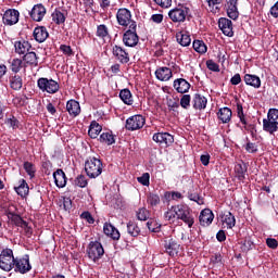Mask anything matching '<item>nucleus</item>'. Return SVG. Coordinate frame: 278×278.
I'll list each match as a JSON object with an SVG mask.
<instances>
[{
  "label": "nucleus",
  "instance_id": "obj_2",
  "mask_svg": "<svg viewBox=\"0 0 278 278\" xmlns=\"http://www.w3.org/2000/svg\"><path fill=\"white\" fill-rule=\"evenodd\" d=\"M85 173L90 179H97L103 173V163L94 156H89L85 162Z\"/></svg>",
  "mask_w": 278,
  "mask_h": 278
},
{
  "label": "nucleus",
  "instance_id": "obj_20",
  "mask_svg": "<svg viewBox=\"0 0 278 278\" xmlns=\"http://www.w3.org/2000/svg\"><path fill=\"white\" fill-rule=\"evenodd\" d=\"M154 74L159 81H169L173 78V71L169 67H159Z\"/></svg>",
  "mask_w": 278,
  "mask_h": 278
},
{
  "label": "nucleus",
  "instance_id": "obj_46",
  "mask_svg": "<svg viewBox=\"0 0 278 278\" xmlns=\"http://www.w3.org/2000/svg\"><path fill=\"white\" fill-rule=\"evenodd\" d=\"M97 36L98 38H108L109 36L108 26H105L104 24L99 25L97 27Z\"/></svg>",
  "mask_w": 278,
  "mask_h": 278
},
{
  "label": "nucleus",
  "instance_id": "obj_11",
  "mask_svg": "<svg viewBox=\"0 0 278 278\" xmlns=\"http://www.w3.org/2000/svg\"><path fill=\"white\" fill-rule=\"evenodd\" d=\"M15 273L27 275L31 270V263H29V255H24L22 258H15L14 266Z\"/></svg>",
  "mask_w": 278,
  "mask_h": 278
},
{
  "label": "nucleus",
  "instance_id": "obj_64",
  "mask_svg": "<svg viewBox=\"0 0 278 278\" xmlns=\"http://www.w3.org/2000/svg\"><path fill=\"white\" fill-rule=\"evenodd\" d=\"M266 244H267V247H268L269 249H277V247H278L277 240H276V239H273V238H268V239L266 240Z\"/></svg>",
  "mask_w": 278,
  "mask_h": 278
},
{
  "label": "nucleus",
  "instance_id": "obj_45",
  "mask_svg": "<svg viewBox=\"0 0 278 278\" xmlns=\"http://www.w3.org/2000/svg\"><path fill=\"white\" fill-rule=\"evenodd\" d=\"M74 185L78 188H86L88 186V179L84 175H79L75 178Z\"/></svg>",
  "mask_w": 278,
  "mask_h": 278
},
{
  "label": "nucleus",
  "instance_id": "obj_26",
  "mask_svg": "<svg viewBox=\"0 0 278 278\" xmlns=\"http://www.w3.org/2000/svg\"><path fill=\"white\" fill-rule=\"evenodd\" d=\"M103 231L105 236H109V238H112V240L121 239V232L112 224L105 223L103 226Z\"/></svg>",
  "mask_w": 278,
  "mask_h": 278
},
{
  "label": "nucleus",
  "instance_id": "obj_60",
  "mask_svg": "<svg viewBox=\"0 0 278 278\" xmlns=\"http://www.w3.org/2000/svg\"><path fill=\"white\" fill-rule=\"evenodd\" d=\"M80 218H84V220H87L89 225H93L94 223V217H92V214H90V212H83L80 215Z\"/></svg>",
  "mask_w": 278,
  "mask_h": 278
},
{
  "label": "nucleus",
  "instance_id": "obj_39",
  "mask_svg": "<svg viewBox=\"0 0 278 278\" xmlns=\"http://www.w3.org/2000/svg\"><path fill=\"white\" fill-rule=\"evenodd\" d=\"M127 231L132 238H138V236H140V227H138L136 222H129L127 224Z\"/></svg>",
  "mask_w": 278,
  "mask_h": 278
},
{
  "label": "nucleus",
  "instance_id": "obj_13",
  "mask_svg": "<svg viewBox=\"0 0 278 278\" xmlns=\"http://www.w3.org/2000/svg\"><path fill=\"white\" fill-rule=\"evenodd\" d=\"M113 58L119 62V64H128L129 62V52L121 46H113L112 48Z\"/></svg>",
  "mask_w": 278,
  "mask_h": 278
},
{
  "label": "nucleus",
  "instance_id": "obj_24",
  "mask_svg": "<svg viewBox=\"0 0 278 278\" xmlns=\"http://www.w3.org/2000/svg\"><path fill=\"white\" fill-rule=\"evenodd\" d=\"M243 80L247 86H251L252 88L257 89L262 87V79L257 75L245 74Z\"/></svg>",
  "mask_w": 278,
  "mask_h": 278
},
{
  "label": "nucleus",
  "instance_id": "obj_33",
  "mask_svg": "<svg viewBox=\"0 0 278 278\" xmlns=\"http://www.w3.org/2000/svg\"><path fill=\"white\" fill-rule=\"evenodd\" d=\"M176 40H177L178 45H180L181 47H190V42H192L190 35L186 31L177 33Z\"/></svg>",
  "mask_w": 278,
  "mask_h": 278
},
{
  "label": "nucleus",
  "instance_id": "obj_17",
  "mask_svg": "<svg viewBox=\"0 0 278 278\" xmlns=\"http://www.w3.org/2000/svg\"><path fill=\"white\" fill-rule=\"evenodd\" d=\"M47 14V8L42 5V3L35 4L29 12L30 18L33 21H36V23H40L45 18V15Z\"/></svg>",
  "mask_w": 278,
  "mask_h": 278
},
{
  "label": "nucleus",
  "instance_id": "obj_28",
  "mask_svg": "<svg viewBox=\"0 0 278 278\" xmlns=\"http://www.w3.org/2000/svg\"><path fill=\"white\" fill-rule=\"evenodd\" d=\"M53 179L56 188H64L66 186V174L62 169H56L53 173Z\"/></svg>",
  "mask_w": 278,
  "mask_h": 278
},
{
  "label": "nucleus",
  "instance_id": "obj_23",
  "mask_svg": "<svg viewBox=\"0 0 278 278\" xmlns=\"http://www.w3.org/2000/svg\"><path fill=\"white\" fill-rule=\"evenodd\" d=\"M66 111L68 112L70 116H79V114H81V106L77 100H70L66 103Z\"/></svg>",
  "mask_w": 278,
  "mask_h": 278
},
{
  "label": "nucleus",
  "instance_id": "obj_15",
  "mask_svg": "<svg viewBox=\"0 0 278 278\" xmlns=\"http://www.w3.org/2000/svg\"><path fill=\"white\" fill-rule=\"evenodd\" d=\"M152 140L159 144H165V147H170L175 142V137L168 132H156L153 135Z\"/></svg>",
  "mask_w": 278,
  "mask_h": 278
},
{
  "label": "nucleus",
  "instance_id": "obj_57",
  "mask_svg": "<svg viewBox=\"0 0 278 278\" xmlns=\"http://www.w3.org/2000/svg\"><path fill=\"white\" fill-rule=\"evenodd\" d=\"M167 108L175 112L179 108V101L175 99H167Z\"/></svg>",
  "mask_w": 278,
  "mask_h": 278
},
{
  "label": "nucleus",
  "instance_id": "obj_44",
  "mask_svg": "<svg viewBox=\"0 0 278 278\" xmlns=\"http://www.w3.org/2000/svg\"><path fill=\"white\" fill-rule=\"evenodd\" d=\"M21 68H23V60L13 59L11 62V71L12 73H20Z\"/></svg>",
  "mask_w": 278,
  "mask_h": 278
},
{
  "label": "nucleus",
  "instance_id": "obj_16",
  "mask_svg": "<svg viewBox=\"0 0 278 278\" xmlns=\"http://www.w3.org/2000/svg\"><path fill=\"white\" fill-rule=\"evenodd\" d=\"M218 26L224 36H228V38L233 36V23L231 20L227 17H220L218 21Z\"/></svg>",
  "mask_w": 278,
  "mask_h": 278
},
{
  "label": "nucleus",
  "instance_id": "obj_8",
  "mask_svg": "<svg viewBox=\"0 0 278 278\" xmlns=\"http://www.w3.org/2000/svg\"><path fill=\"white\" fill-rule=\"evenodd\" d=\"M105 254V250L103 249V244L99 241H91L87 248V255L89 260L97 263L101 260V256Z\"/></svg>",
  "mask_w": 278,
  "mask_h": 278
},
{
  "label": "nucleus",
  "instance_id": "obj_12",
  "mask_svg": "<svg viewBox=\"0 0 278 278\" xmlns=\"http://www.w3.org/2000/svg\"><path fill=\"white\" fill-rule=\"evenodd\" d=\"M21 13L16 9H8L2 16V21L4 25L12 27V25H16L18 23V18Z\"/></svg>",
  "mask_w": 278,
  "mask_h": 278
},
{
  "label": "nucleus",
  "instance_id": "obj_53",
  "mask_svg": "<svg viewBox=\"0 0 278 278\" xmlns=\"http://www.w3.org/2000/svg\"><path fill=\"white\" fill-rule=\"evenodd\" d=\"M165 220H174V218H177V213L175 212V205L168 208L167 212L164 214Z\"/></svg>",
  "mask_w": 278,
  "mask_h": 278
},
{
  "label": "nucleus",
  "instance_id": "obj_35",
  "mask_svg": "<svg viewBox=\"0 0 278 278\" xmlns=\"http://www.w3.org/2000/svg\"><path fill=\"white\" fill-rule=\"evenodd\" d=\"M102 130H103V127L99 123H97V121H92L89 126L88 134L90 138L94 139L99 137Z\"/></svg>",
  "mask_w": 278,
  "mask_h": 278
},
{
  "label": "nucleus",
  "instance_id": "obj_29",
  "mask_svg": "<svg viewBox=\"0 0 278 278\" xmlns=\"http://www.w3.org/2000/svg\"><path fill=\"white\" fill-rule=\"evenodd\" d=\"M194 110H205L207 108V98L195 93L192 100Z\"/></svg>",
  "mask_w": 278,
  "mask_h": 278
},
{
  "label": "nucleus",
  "instance_id": "obj_52",
  "mask_svg": "<svg viewBox=\"0 0 278 278\" xmlns=\"http://www.w3.org/2000/svg\"><path fill=\"white\" fill-rule=\"evenodd\" d=\"M227 15H228L229 18H231L232 21H236V18H238V16H239L238 7H228V9H227Z\"/></svg>",
  "mask_w": 278,
  "mask_h": 278
},
{
  "label": "nucleus",
  "instance_id": "obj_49",
  "mask_svg": "<svg viewBox=\"0 0 278 278\" xmlns=\"http://www.w3.org/2000/svg\"><path fill=\"white\" fill-rule=\"evenodd\" d=\"M147 227L149 231H152V233H159L160 231V224H157L155 220H149L147 223Z\"/></svg>",
  "mask_w": 278,
  "mask_h": 278
},
{
  "label": "nucleus",
  "instance_id": "obj_43",
  "mask_svg": "<svg viewBox=\"0 0 278 278\" xmlns=\"http://www.w3.org/2000/svg\"><path fill=\"white\" fill-rule=\"evenodd\" d=\"M24 169L26 170V173L30 177V179H34V177H36V166H34L33 163L25 162Z\"/></svg>",
  "mask_w": 278,
  "mask_h": 278
},
{
  "label": "nucleus",
  "instance_id": "obj_32",
  "mask_svg": "<svg viewBox=\"0 0 278 278\" xmlns=\"http://www.w3.org/2000/svg\"><path fill=\"white\" fill-rule=\"evenodd\" d=\"M14 190L16 194H18V197H22V198L29 194V186L27 185V181H25V179H21L18 181V186L14 187Z\"/></svg>",
  "mask_w": 278,
  "mask_h": 278
},
{
  "label": "nucleus",
  "instance_id": "obj_48",
  "mask_svg": "<svg viewBox=\"0 0 278 278\" xmlns=\"http://www.w3.org/2000/svg\"><path fill=\"white\" fill-rule=\"evenodd\" d=\"M148 203L152 207H155V205H160V195H157L155 193H149Z\"/></svg>",
  "mask_w": 278,
  "mask_h": 278
},
{
  "label": "nucleus",
  "instance_id": "obj_3",
  "mask_svg": "<svg viewBox=\"0 0 278 278\" xmlns=\"http://www.w3.org/2000/svg\"><path fill=\"white\" fill-rule=\"evenodd\" d=\"M263 131L270 134L271 136L278 131V110L269 109L267 118L263 119Z\"/></svg>",
  "mask_w": 278,
  "mask_h": 278
},
{
  "label": "nucleus",
  "instance_id": "obj_61",
  "mask_svg": "<svg viewBox=\"0 0 278 278\" xmlns=\"http://www.w3.org/2000/svg\"><path fill=\"white\" fill-rule=\"evenodd\" d=\"M154 3L160 5V8H170V5H173V0H154Z\"/></svg>",
  "mask_w": 278,
  "mask_h": 278
},
{
  "label": "nucleus",
  "instance_id": "obj_22",
  "mask_svg": "<svg viewBox=\"0 0 278 278\" xmlns=\"http://www.w3.org/2000/svg\"><path fill=\"white\" fill-rule=\"evenodd\" d=\"M33 36L37 42H45L49 38V31L45 26H37L34 29Z\"/></svg>",
  "mask_w": 278,
  "mask_h": 278
},
{
  "label": "nucleus",
  "instance_id": "obj_19",
  "mask_svg": "<svg viewBox=\"0 0 278 278\" xmlns=\"http://www.w3.org/2000/svg\"><path fill=\"white\" fill-rule=\"evenodd\" d=\"M174 89L179 94H186L190 90V83L184 78H177L174 80Z\"/></svg>",
  "mask_w": 278,
  "mask_h": 278
},
{
  "label": "nucleus",
  "instance_id": "obj_56",
  "mask_svg": "<svg viewBox=\"0 0 278 278\" xmlns=\"http://www.w3.org/2000/svg\"><path fill=\"white\" fill-rule=\"evenodd\" d=\"M211 264H214L215 266H223V255L214 254L211 256Z\"/></svg>",
  "mask_w": 278,
  "mask_h": 278
},
{
  "label": "nucleus",
  "instance_id": "obj_9",
  "mask_svg": "<svg viewBox=\"0 0 278 278\" xmlns=\"http://www.w3.org/2000/svg\"><path fill=\"white\" fill-rule=\"evenodd\" d=\"M147 123V119L142 115H132L126 119L125 127L127 131H138L142 129Z\"/></svg>",
  "mask_w": 278,
  "mask_h": 278
},
{
  "label": "nucleus",
  "instance_id": "obj_34",
  "mask_svg": "<svg viewBox=\"0 0 278 278\" xmlns=\"http://www.w3.org/2000/svg\"><path fill=\"white\" fill-rule=\"evenodd\" d=\"M119 99L125 103V105H134V96L127 88L119 91Z\"/></svg>",
  "mask_w": 278,
  "mask_h": 278
},
{
  "label": "nucleus",
  "instance_id": "obj_38",
  "mask_svg": "<svg viewBox=\"0 0 278 278\" xmlns=\"http://www.w3.org/2000/svg\"><path fill=\"white\" fill-rule=\"evenodd\" d=\"M12 90H21L23 88V78L20 75H14L10 78Z\"/></svg>",
  "mask_w": 278,
  "mask_h": 278
},
{
  "label": "nucleus",
  "instance_id": "obj_59",
  "mask_svg": "<svg viewBox=\"0 0 278 278\" xmlns=\"http://www.w3.org/2000/svg\"><path fill=\"white\" fill-rule=\"evenodd\" d=\"M206 66L208 71H213L214 73H218V71H220V68L218 67V64H216V62L212 60L206 61Z\"/></svg>",
  "mask_w": 278,
  "mask_h": 278
},
{
  "label": "nucleus",
  "instance_id": "obj_31",
  "mask_svg": "<svg viewBox=\"0 0 278 278\" xmlns=\"http://www.w3.org/2000/svg\"><path fill=\"white\" fill-rule=\"evenodd\" d=\"M247 164L244 163H238L235 166V173H236V177L239 181H244L247 179Z\"/></svg>",
  "mask_w": 278,
  "mask_h": 278
},
{
  "label": "nucleus",
  "instance_id": "obj_36",
  "mask_svg": "<svg viewBox=\"0 0 278 278\" xmlns=\"http://www.w3.org/2000/svg\"><path fill=\"white\" fill-rule=\"evenodd\" d=\"M23 60L29 66L38 65V55L34 51H28L26 54H24Z\"/></svg>",
  "mask_w": 278,
  "mask_h": 278
},
{
  "label": "nucleus",
  "instance_id": "obj_6",
  "mask_svg": "<svg viewBox=\"0 0 278 278\" xmlns=\"http://www.w3.org/2000/svg\"><path fill=\"white\" fill-rule=\"evenodd\" d=\"M14 252L12 249L2 250L0 253V268L1 270H5V273H10L12 268H14Z\"/></svg>",
  "mask_w": 278,
  "mask_h": 278
},
{
  "label": "nucleus",
  "instance_id": "obj_63",
  "mask_svg": "<svg viewBox=\"0 0 278 278\" xmlns=\"http://www.w3.org/2000/svg\"><path fill=\"white\" fill-rule=\"evenodd\" d=\"M208 8H212V11L214 12V8L215 10H218V7L216 5H220V3H223V0H205Z\"/></svg>",
  "mask_w": 278,
  "mask_h": 278
},
{
  "label": "nucleus",
  "instance_id": "obj_40",
  "mask_svg": "<svg viewBox=\"0 0 278 278\" xmlns=\"http://www.w3.org/2000/svg\"><path fill=\"white\" fill-rule=\"evenodd\" d=\"M192 45L197 53H200V54L207 53V46L203 40H194Z\"/></svg>",
  "mask_w": 278,
  "mask_h": 278
},
{
  "label": "nucleus",
  "instance_id": "obj_58",
  "mask_svg": "<svg viewBox=\"0 0 278 278\" xmlns=\"http://www.w3.org/2000/svg\"><path fill=\"white\" fill-rule=\"evenodd\" d=\"M60 51H62V53L64 55H67L68 58H71V55H73V48H71V46L61 45L60 46Z\"/></svg>",
  "mask_w": 278,
  "mask_h": 278
},
{
  "label": "nucleus",
  "instance_id": "obj_51",
  "mask_svg": "<svg viewBox=\"0 0 278 278\" xmlns=\"http://www.w3.org/2000/svg\"><path fill=\"white\" fill-rule=\"evenodd\" d=\"M190 101H191L190 94H184L180 98V106L184 108V110H188V108H190Z\"/></svg>",
  "mask_w": 278,
  "mask_h": 278
},
{
  "label": "nucleus",
  "instance_id": "obj_41",
  "mask_svg": "<svg viewBox=\"0 0 278 278\" xmlns=\"http://www.w3.org/2000/svg\"><path fill=\"white\" fill-rule=\"evenodd\" d=\"M100 142L112 146L114 142H116V140L114 139V135H112V132H102L100 135Z\"/></svg>",
  "mask_w": 278,
  "mask_h": 278
},
{
  "label": "nucleus",
  "instance_id": "obj_14",
  "mask_svg": "<svg viewBox=\"0 0 278 278\" xmlns=\"http://www.w3.org/2000/svg\"><path fill=\"white\" fill-rule=\"evenodd\" d=\"M179 251H181V244L177 242L175 239H166L165 240V252L170 257H175L179 255Z\"/></svg>",
  "mask_w": 278,
  "mask_h": 278
},
{
  "label": "nucleus",
  "instance_id": "obj_21",
  "mask_svg": "<svg viewBox=\"0 0 278 278\" xmlns=\"http://www.w3.org/2000/svg\"><path fill=\"white\" fill-rule=\"evenodd\" d=\"M14 48H15V53H17V55H26L31 50V43L25 40L15 41Z\"/></svg>",
  "mask_w": 278,
  "mask_h": 278
},
{
  "label": "nucleus",
  "instance_id": "obj_42",
  "mask_svg": "<svg viewBox=\"0 0 278 278\" xmlns=\"http://www.w3.org/2000/svg\"><path fill=\"white\" fill-rule=\"evenodd\" d=\"M237 116L240 119V123H242V125H249V123L247 122V116L244 115V108L240 102H237Z\"/></svg>",
  "mask_w": 278,
  "mask_h": 278
},
{
  "label": "nucleus",
  "instance_id": "obj_55",
  "mask_svg": "<svg viewBox=\"0 0 278 278\" xmlns=\"http://www.w3.org/2000/svg\"><path fill=\"white\" fill-rule=\"evenodd\" d=\"M188 199L189 201H194V203H198V205H203V199L198 193H190L188 192Z\"/></svg>",
  "mask_w": 278,
  "mask_h": 278
},
{
  "label": "nucleus",
  "instance_id": "obj_1",
  "mask_svg": "<svg viewBox=\"0 0 278 278\" xmlns=\"http://www.w3.org/2000/svg\"><path fill=\"white\" fill-rule=\"evenodd\" d=\"M176 218L182 220L185 225L190 228L194 225V214H192V208L188 204L175 205Z\"/></svg>",
  "mask_w": 278,
  "mask_h": 278
},
{
  "label": "nucleus",
  "instance_id": "obj_30",
  "mask_svg": "<svg viewBox=\"0 0 278 278\" xmlns=\"http://www.w3.org/2000/svg\"><path fill=\"white\" fill-rule=\"evenodd\" d=\"M232 112L231 109L225 106L218 110L217 112V118L222 122V123H229L231 121V116H232Z\"/></svg>",
  "mask_w": 278,
  "mask_h": 278
},
{
  "label": "nucleus",
  "instance_id": "obj_62",
  "mask_svg": "<svg viewBox=\"0 0 278 278\" xmlns=\"http://www.w3.org/2000/svg\"><path fill=\"white\" fill-rule=\"evenodd\" d=\"M244 149L248 153H257V144L253 142H248Z\"/></svg>",
  "mask_w": 278,
  "mask_h": 278
},
{
  "label": "nucleus",
  "instance_id": "obj_54",
  "mask_svg": "<svg viewBox=\"0 0 278 278\" xmlns=\"http://www.w3.org/2000/svg\"><path fill=\"white\" fill-rule=\"evenodd\" d=\"M151 175L149 173L142 174L141 177L137 178V181L141 184V186H149L150 185Z\"/></svg>",
  "mask_w": 278,
  "mask_h": 278
},
{
  "label": "nucleus",
  "instance_id": "obj_7",
  "mask_svg": "<svg viewBox=\"0 0 278 278\" xmlns=\"http://www.w3.org/2000/svg\"><path fill=\"white\" fill-rule=\"evenodd\" d=\"M138 28L137 23H132L123 35V42L125 47H136L138 42H140V38L138 37V33L136 29Z\"/></svg>",
  "mask_w": 278,
  "mask_h": 278
},
{
  "label": "nucleus",
  "instance_id": "obj_27",
  "mask_svg": "<svg viewBox=\"0 0 278 278\" xmlns=\"http://www.w3.org/2000/svg\"><path fill=\"white\" fill-rule=\"evenodd\" d=\"M222 223L226 229H233L236 227V216L231 212H225L222 215Z\"/></svg>",
  "mask_w": 278,
  "mask_h": 278
},
{
  "label": "nucleus",
  "instance_id": "obj_25",
  "mask_svg": "<svg viewBox=\"0 0 278 278\" xmlns=\"http://www.w3.org/2000/svg\"><path fill=\"white\" fill-rule=\"evenodd\" d=\"M51 18L55 25H64L66 23V11L55 9L51 14Z\"/></svg>",
  "mask_w": 278,
  "mask_h": 278
},
{
  "label": "nucleus",
  "instance_id": "obj_47",
  "mask_svg": "<svg viewBox=\"0 0 278 278\" xmlns=\"http://www.w3.org/2000/svg\"><path fill=\"white\" fill-rule=\"evenodd\" d=\"M138 220H149V210L141 207L137 211Z\"/></svg>",
  "mask_w": 278,
  "mask_h": 278
},
{
  "label": "nucleus",
  "instance_id": "obj_50",
  "mask_svg": "<svg viewBox=\"0 0 278 278\" xmlns=\"http://www.w3.org/2000/svg\"><path fill=\"white\" fill-rule=\"evenodd\" d=\"M20 227H21V229H23L24 236H26L27 238H31L34 230L31 229V226H29V224L27 222H24L22 224V226H20Z\"/></svg>",
  "mask_w": 278,
  "mask_h": 278
},
{
  "label": "nucleus",
  "instance_id": "obj_5",
  "mask_svg": "<svg viewBox=\"0 0 278 278\" xmlns=\"http://www.w3.org/2000/svg\"><path fill=\"white\" fill-rule=\"evenodd\" d=\"M188 14H190V8L184 4H178L168 12V16L173 23H186Z\"/></svg>",
  "mask_w": 278,
  "mask_h": 278
},
{
  "label": "nucleus",
  "instance_id": "obj_37",
  "mask_svg": "<svg viewBox=\"0 0 278 278\" xmlns=\"http://www.w3.org/2000/svg\"><path fill=\"white\" fill-rule=\"evenodd\" d=\"M7 217L9 218V220H11L13 225H15V227H21L22 224L25 222L24 218L21 217V215L15 214L12 211H7Z\"/></svg>",
  "mask_w": 278,
  "mask_h": 278
},
{
  "label": "nucleus",
  "instance_id": "obj_10",
  "mask_svg": "<svg viewBox=\"0 0 278 278\" xmlns=\"http://www.w3.org/2000/svg\"><path fill=\"white\" fill-rule=\"evenodd\" d=\"M116 18L121 27H131V24L136 23V21L131 20V11L125 8L118 9Z\"/></svg>",
  "mask_w": 278,
  "mask_h": 278
},
{
  "label": "nucleus",
  "instance_id": "obj_4",
  "mask_svg": "<svg viewBox=\"0 0 278 278\" xmlns=\"http://www.w3.org/2000/svg\"><path fill=\"white\" fill-rule=\"evenodd\" d=\"M37 88L42 92H47V94H55L56 92H60V84L53 78H38Z\"/></svg>",
  "mask_w": 278,
  "mask_h": 278
},
{
  "label": "nucleus",
  "instance_id": "obj_18",
  "mask_svg": "<svg viewBox=\"0 0 278 278\" xmlns=\"http://www.w3.org/2000/svg\"><path fill=\"white\" fill-rule=\"evenodd\" d=\"M199 222L202 227H210V224L214 222V213L210 208L201 211Z\"/></svg>",
  "mask_w": 278,
  "mask_h": 278
}]
</instances>
